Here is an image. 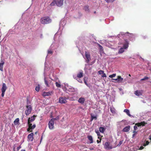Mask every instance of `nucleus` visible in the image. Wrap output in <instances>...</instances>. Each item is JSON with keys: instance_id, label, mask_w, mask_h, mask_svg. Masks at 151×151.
Segmentation results:
<instances>
[{"instance_id": "obj_1", "label": "nucleus", "mask_w": 151, "mask_h": 151, "mask_svg": "<svg viewBox=\"0 0 151 151\" xmlns=\"http://www.w3.org/2000/svg\"><path fill=\"white\" fill-rule=\"evenodd\" d=\"M59 32H58L55 34L54 36V40L55 42H53L51 45L49 49L47 51L48 55H51L53 52V50L56 49L60 45L61 43L62 42V40H60V36L59 35L61 34L59 33Z\"/></svg>"}, {"instance_id": "obj_2", "label": "nucleus", "mask_w": 151, "mask_h": 151, "mask_svg": "<svg viewBox=\"0 0 151 151\" xmlns=\"http://www.w3.org/2000/svg\"><path fill=\"white\" fill-rule=\"evenodd\" d=\"M127 34H128V36H129V38L130 40L133 41L134 40L135 37V35L133 34L129 33L128 32L126 33L121 32L118 35L117 37L119 39H121V37L126 35Z\"/></svg>"}, {"instance_id": "obj_3", "label": "nucleus", "mask_w": 151, "mask_h": 151, "mask_svg": "<svg viewBox=\"0 0 151 151\" xmlns=\"http://www.w3.org/2000/svg\"><path fill=\"white\" fill-rule=\"evenodd\" d=\"M51 19L48 17H45L42 18L40 22L42 24H48L51 22Z\"/></svg>"}, {"instance_id": "obj_4", "label": "nucleus", "mask_w": 151, "mask_h": 151, "mask_svg": "<svg viewBox=\"0 0 151 151\" xmlns=\"http://www.w3.org/2000/svg\"><path fill=\"white\" fill-rule=\"evenodd\" d=\"M49 69L48 68H47L45 66V67L44 68V79L45 83V85L47 87L50 86L49 84L50 80H48L46 77V71L48 70Z\"/></svg>"}, {"instance_id": "obj_5", "label": "nucleus", "mask_w": 151, "mask_h": 151, "mask_svg": "<svg viewBox=\"0 0 151 151\" xmlns=\"http://www.w3.org/2000/svg\"><path fill=\"white\" fill-rule=\"evenodd\" d=\"M83 57L85 60V62L86 63H89L91 60V58L90 52L88 51H85V56H83Z\"/></svg>"}, {"instance_id": "obj_6", "label": "nucleus", "mask_w": 151, "mask_h": 151, "mask_svg": "<svg viewBox=\"0 0 151 151\" xmlns=\"http://www.w3.org/2000/svg\"><path fill=\"white\" fill-rule=\"evenodd\" d=\"M7 89V87L6 84L4 83H3L2 85V87L1 89L2 92L1 96L2 97H4L5 91Z\"/></svg>"}, {"instance_id": "obj_7", "label": "nucleus", "mask_w": 151, "mask_h": 151, "mask_svg": "<svg viewBox=\"0 0 151 151\" xmlns=\"http://www.w3.org/2000/svg\"><path fill=\"white\" fill-rule=\"evenodd\" d=\"M26 110L25 111V114L27 116L28 115L31 113L32 110V107L31 105H27Z\"/></svg>"}, {"instance_id": "obj_8", "label": "nucleus", "mask_w": 151, "mask_h": 151, "mask_svg": "<svg viewBox=\"0 0 151 151\" xmlns=\"http://www.w3.org/2000/svg\"><path fill=\"white\" fill-rule=\"evenodd\" d=\"M65 85L67 86L68 88L67 89L70 92H74L77 91L76 88H74L73 87L70 86H68L67 84H65Z\"/></svg>"}, {"instance_id": "obj_9", "label": "nucleus", "mask_w": 151, "mask_h": 151, "mask_svg": "<svg viewBox=\"0 0 151 151\" xmlns=\"http://www.w3.org/2000/svg\"><path fill=\"white\" fill-rule=\"evenodd\" d=\"M66 99L65 97H60L59 99V102L61 104H65L66 102Z\"/></svg>"}, {"instance_id": "obj_10", "label": "nucleus", "mask_w": 151, "mask_h": 151, "mask_svg": "<svg viewBox=\"0 0 151 151\" xmlns=\"http://www.w3.org/2000/svg\"><path fill=\"white\" fill-rule=\"evenodd\" d=\"M149 143V142L147 141H145L142 144V146H141L139 148V150H142L144 148V147H145L148 145Z\"/></svg>"}, {"instance_id": "obj_11", "label": "nucleus", "mask_w": 151, "mask_h": 151, "mask_svg": "<svg viewBox=\"0 0 151 151\" xmlns=\"http://www.w3.org/2000/svg\"><path fill=\"white\" fill-rule=\"evenodd\" d=\"M83 73L82 71L80 72L77 74L76 76H73V78L75 79H77V78H80L83 77Z\"/></svg>"}, {"instance_id": "obj_12", "label": "nucleus", "mask_w": 151, "mask_h": 151, "mask_svg": "<svg viewBox=\"0 0 151 151\" xmlns=\"http://www.w3.org/2000/svg\"><path fill=\"white\" fill-rule=\"evenodd\" d=\"M54 122L51 119L49 121L48 123L49 127L50 129H52L54 128Z\"/></svg>"}, {"instance_id": "obj_13", "label": "nucleus", "mask_w": 151, "mask_h": 151, "mask_svg": "<svg viewBox=\"0 0 151 151\" xmlns=\"http://www.w3.org/2000/svg\"><path fill=\"white\" fill-rule=\"evenodd\" d=\"M63 0H56V6L61 7L63 4Z\"/></svg>"}, {"instance_id": "obj_14", "label": "nucleus", "mask_w": 151, "mask_h": 151, "mask_svg": "<svg viewBox=\"0 0 151 151\" xmlns=\"http://www.w3.org/2000/svg\"><path fill=\"white\" fill-rule=\"evenodd\" d=\"M4 63V60L1 59L0 62V70L1 71H3V65Z\"/></svg>"}, {"instance_id": "obj_15", "label": "nucleus", "mask_w": 151, "mask_h": 151, "mask_svg": "<svg viewBox=\"0 0 151 151\" xmlns=\"http://www.w3.org/2000/svg\"><path fill=\"white\" fill-rule=\"evenodd\" d=\"M85 101V98L81 97L78 100V102L81 104H83Z\"/></svg>"}, {"instance_id": "obj_16", "label": "nucleus", "mask_w": 151, "mask_h": 151, "mask_svg": "<svg viewBox=\"0 0 151 151\" xmlns=\"http://www.w3.org/2000/svg\"><path fill=\"white\" fill-rule=\"evenodd\" d=\"M29 124V128L27 129V131H29V130L31 129L32 130L34 129L36 127V125L35 124H33L32 126V124L31 123H29L28 124ZM31 132H32V130L31 131Z\"/></svg>"}, {"instance_id": "obj_17", "label": "nucleus", "mask_w": 151, "mask_h": 151, "mask_svg": "<svg viewBox=\"0 0 151 151\" xmlns=\"http://www.w3.org/2000/svg\"><path fill=\"white\" fill-rule=\"evenodd\" d=\"M130 127L129 126H127L124 127L122 130L123 132H127L129 131L130 129Z\"/></svg>"}, {"instance_id": "obj_18", "label": "nucleus", "mask_w": 151, "mask_h": 151, "mask_svg": "<svg viewBox=\"0 0 151 151\" xmlns=\"http://www.w3.org/2000/svg\"><path fill=\"white\" fill-rule=\"evenodd\" d=\"M104 147L106 149H111L112 148L111 146L110 145V144L108 142H106L104 144Z\"/></svg>"}, {"instance_id": "obj_19", "label": "nucleus", "mask_w": 151, "mask_h": 151, "mask_svg": "<svg viewBox=\"0 0 151 151\" xmlns=\"http://www.w3.org/2000/svg\"><path fill=\"white\" fill-rule=\"evenodd\" d=\"M87 138L88 140L90 141V142H87L88 144L92 143L93 142V139L92 136L88 135L87 137Z\"/></svg>"}, {"instance_id": "obj_20", "label": "nucleus", "mask_w": 151, "mask_h": 151, "mask_svg": "<svg viewBox=\"0 0 151 151\" xmlns=\"http://www.w3.org/2000/svg\"><path fill=\"white\" fill-rule=\"evenodd\" d=\"M146 123L144 122H141L140 123H137L135 124V125H137V127H139L141 126H143L145 125Z\"/></svg>"}, {"instance_id": "obj_21", "label": "nucleus", "mask_w": 151, "mask_h": 151, "mask_svg": "<svg viewBox=\"0 0 151 151\" xmlns=\"http://www.w3.org/2000/svg\"><path fill=\"white\" fill-rule=\"evenodd\" d=\"M33 133H31L29 134L27 137L28 139L29 140H30L31 141H33Z\"/></svg>"}, {"instance_id": "obj_22", "label": "nucleus", "mask_w": 151, "mask_h": 151, "mask_svg": "<svg viewBox=\"0 0 151 151\" xmlns=\"http://www.w3.org/2000/svg\"><path fill=\"white\" fill-rule=\"evenodd\" d=\"M87 64H85V67L84 68V69L86 71H87L88 70H90L91 69V68L90 67V64L89 63H86Z\"/></svg>"}, {"instance_id": "obj_23", "label": "nucleus", "mask_w": 151, "mask_h": 151, "mask_svg": "<svg viewBox=\"0 0 151 151\" xmlns=\"http://www.w3.org/2000/svg\"><path fill=\"white\" fill-rule=\"evenodd\" d=\"M55 85L58 88H60L61 87V84L59 82H58V81H59L58 80V79H56L55 80Z\"/></svg>"}, {"instance_id": "obj_24", "label": "nucleus", "mask_w": 151, "mask_h": 151, "mask_svg": "<svg viewBox=\"0 0 151 151\" xmlns=\"http://www.w3.org/2000/svg\"><path fill=\"white\" fill-rule=\"evenodd\" d=\"M125 43L123 45V47L125 49H127L128 47L129 42L127 40H125Z\"/></svg>"}, {"instance_id": "obj_25", "label": "nucleus", "mask_w": 151, "mask_h": 151, "mask_svg": "<svg viewBox=\"0 0 151 151\" xmlns=\"http://www.w3.org/2000/svg\"><path fill=\"white\" fill-rule=\"evenodd\" d=\"M35 118L34 116H32L30 118H29L28 120V124L30 123L31 122H33L35 120Z\"/></svg>"}, {"instance_id": "obj_26", "label": "nucleus", "mask_w": 151, "mask_h": 151, "mask_svg": "<svg viewBox=\"0 0 151 151\" xmlns=\"http://www.w3.org/2000/svg\"><path fill=\"white\" fill-rule=\"evenodd\" d=\"M91 121H92L93 119H95V120H96L97 119V116L96 115H94L93 114H91Z\"/></svg>"}, {"instance_id": "obj_27", "label": "nucleus", "mask_w": 151, "mask_h": 151, "mask_svg": "<svg viewBox=\"0 0 151 151\" xmlns=\"http://www.w3.org/2000/svg\"><path fill=\"white\" fill-rule=\"evenodd\" d=\"M98 45L99 47V50L100 52L103 53V47L100 45L98 43Z\"/></svg>"}, {"instance_id": "obj_28", "label": "nucleus", "mask_w": 151, "mask_h": 151, "mask_svg": "<svg viewBox=\"0 0 151 151\" xmlns=\"http://www.w3.org/2000/svg\"><path fill=\"white\" fill-rule=\"evenodd\" d=\"M134 94L137 96H139L142 95V94L141 92L138 90L134 92Z\"/></svg>"}, {"instance_id": "obj_29", "label": "nucleus", "mask_w": 151, "mask_h": 151, "mask_svg": "<svg viewBox=\"0 0 151 151\" xmlns=\"http://www.w3.org/2000/svg\"><path fill=\"white\" fill-rule=\"evenodd\" d=\"M124 111L129 116H131V115L130 114L129 110L127 109H125L124 110Z\"/></svg>"}, {"instance_id": "obj_30", "label": "nucleus", "mask_w": 151, "mask_h": 151, "mask_svg": "<svg viewBox=\"0 0 151 151\" xmlns=\"http://www.w3.org/2000/svg\"><path fill=\"white\" fill-rule=\"evenodd\" d=\"M14 124L15 125L18 124L19 123V119L18 118H17L15 119L14 122Z\"/></svg>"}, {"instance_id": "obj_31", "label": "nucleus", "mask_w": 151, "mask_h": 151, "mask_svg": "<svg viewBox=\"0 0 151 151\" xmlns=\"http://www.w3.org/2000/svg\"><path fill=\"white\" fill-rule=\"evenodd\" d=\"M124 49H125L123 47L120 48L119 50L118 53L119 54L122 53L124 52Z\"/></svg>"}, {"instance_id": "obj_32", "label": "nucleus", "mask_w": 151, "mask_h": 151, "mask_svg": "<svg viewBox=\"0 0 151 151\" xmlns=\"http://www.w3.org/2000/svg\"><path fill=\"white\" fill-rule=\"evenodd\" d=\"M55 5H56V0H53L50 4V5L51 6H54Z\"/></svg>"}, {"instance_id": "obj_33", "label": "nucleus", "mask_w": 151, "mask_h": 151, "mask_svg": "<svg viewBox=\"0 0 151 151\" xmlns=\"http://www.w3.org/2000/svg\"><path fill=\"white\" fill-rule=\"evenodd\" d=\"M99 130L101 132L103 133L105 130V129L104 127H101L99 128Z\"/></svg>"}, {"instance_id": "obj_34", "label": "nucleus", "mask_w": 151, "mask_h": 151, "mask_svg": "<svg viewBox=\"0 0 151 151\" xmlns=\"http://www.w3.org/2000/svg\"><path fill=\"white\" fill-rule=\"evenodd\" d=\"M84 9L86 12H89L90 11L89 7L87 5L84 6Z\"/></svg>"}, {"instance_id": "obj_35", "label": "nucleus", "mask_w": 151, "mask_h": 151, "mask_svg": "<svg viewBox=\"0 0 151 151\" xmlns=\"http://www.w3.org/2000/svg\"><path fill=\"white\" fill-rule=\"evenodd\" d=\"M117 77L118 78V83H121L123 80V78H121L120 76H118Z\"/></svg>"}, {"instance_id": "obj_36", "label": "nucleus", "mask_w": 151, "mask_h": 151, "mask_svg": "<svg viewBox=\"0 0 151 151\" xmlns=\"http://www.w3.org/2000/svg\"><path fill=\"white\" fill-rule=\"evenodd\" d=\"M50 95V93L49 92H44L43 93V96H48Z\"/></svg>"}, {"instance_id": "obj_37", "label": "nucleus", "mask_w": 151, "mask_h": 151, "mask_svg": "<svg viewBox=\"0 0 151 151\" xmlns=\"http://www.w3.org/2000/svg\"><path fill=\"white\" fill-rule=\"evenodd\" d=\"M40 86L39 84L36 87L35 90L37 92H39L40 91Z\"/></svg>"}, {"instance_id": "obj_38", "label": "nucleus", "mask_w": 151, "mask_h": 151, "mask_svg": "<svg viewBox=\"0 0 151 151\" xmlns=\"http://www.w3.org/2000/svg\"><path fill=\"white\" fill-rule=\"evenodd\" d=\"M110 111L112 113H114L115 112V109L113 108H111V107L110 108Z\"/></svg>"}, {"instance_id": "obj_39", "label": "nucleus", "mask_w": 151, "mask_h": 151, "mask_svg": "<svg viewBox=\"0 0 151 151\" xmlns=\"http://www.w3.org/2000/svg\"><path fill=\"white\" fill-rule=\"evenodd\" d=\"M106 45L107 47L111 48H112L113 47V46L110 44H109V43H106Z\"/></svg>"}, {"instance_id": "obj_40", "label": "nucleus", "mask_w": 151, "mask_h": 151, "mask_svg": "<svg viewBox=\"0 0 151 151\" xmlns=\"http://www.w3.org/2000/svg\"><path fill=\"white\" fill-rule=\"evenodd\" d=\"M59 116H57L55 118H52L51 120L53 121L54 122L55 120H58L59 119Z\"/></svg>"}, {"instance_id": "obj_41", "label": "nucleus", "mask_w": 151, "mask_h": 151, "mask_svg": "<svg viewBox=\"0 0 151 151\" xmlns=\"http://www.w3.org/2000/svg\"><path fill=\"white\" fill-rule=\"evenodd\" d=\"M81 42H79L77 43V42H76V47L78 48L79 50H80V45H79V44H80Z\"/></svg>"}, {"instance_id": "obj_42", "label": "nucleus", "mask_w": 151, "mask_h": 151, "mask_svg": "<svg viewBox=\"0 0 151 151\" xmlns=\"http://www.w3.org/2000/svg\"><path fill=\"white\" fill-rule=\"evenodd\" d=\"M116 76V73H114L112 74V75H110L109 76V77L110 78H112L113 77H115Z\"/></svg>"}, {"instance_id": "obj_43", "label": "nucleus", "mask_w": 151, "mask_h": 151, "mask_svg": "<svg viewBox=\"0 0 151 151\" xmlns=\"http://www.w3.org/2000/svg\"><path fill=\"white\" fill-rule=\"evenodd\" d=\"M98 73L100 75L104 73V71L101 70L98 72Z\"/></svg>"}, {"instance_id": "obj_44", "label": "nucleus", "mask_w": 151, "mask_h": 151, "mask_svg": "<svg viewBox=\"0 0 151 151\" xmlns=\"http://www.w3.org/2000/svg\"><path fill=\"white\" fill-rule=\"evenodd\" d=\"M63 24H64V25H65V21H61L60 22V26H61V25H63Z\"/></svg>"}, {"instance_id": "obj_45", "label": "nucleus", "mask_w": 151, "mask_h": 151, "mask_svg": "<svg viewBox=\"0 0 151 151\" xmlns=\"http://www.w3.org/2000/svg\"><path fill=\"white\" fill-rule=\"evenodd\" d=\"M31 101L28 100V99H27V105H30L29 104H31Z\"/></svg>"}, {"instance_id": "obj_46", "label": "nucleus", "mask_w": 151, "mask_h": 151, "mask_svg": "<svg viewBox=\"0 0 151 151\" xmlns=\"http://www.w3.org/2000/svg\"><path fill=\"white\" fill-rule=\"evenodd\" d=\"M125 125L123 121H122L120 123V125L121 126V127H124Z\"/></svg>"}, {"instance_id": "obj_47", "label": "nucleus", "mask_w": 151, "mask_h": 151, "mask_svg": "<svg viewBox=\"0 0 151 151\" xmlns=\"http://www.w3.org/2000/svg\"><path fill=\"white\" fill-rule=\"evenodd\" d=\"M95 132L97 134V135L98 136H100V133L98 130H96Z\"/></svg>"}, {"instance_id": "obj_48", "label": "nucleus", "mask_w": 151, "mask_h": 151, "mask_svg": "<svg viewBox=\"0 0 151 151\" xmlns=\"http://www.w3.org/2000/svg\"><path fill=\"white\" fill-rule=\"evenodd\" d=\"M149 79V78L148 77H145L144 78L141 79L142 81H143L146 80H147Z\"/></svg>"}, {"instance_id": "obj_49", "label": "nucleus", "mask_w": 151, "mask_h": 151, "mask_svg": "<svg viewBox=\"0 0 151 151\" xmlns=\"http://www.w3.org/2000/svg\"><path fill=\"white\" fill-rule=\"evenodd\" d=\"M80 78H77V81L80 83H82L83 82L80 79Z\"/></svg>"}, {"instance_id": "obj_50", "label": "nucleus", "mask_w": 151, "mask_h": 151, "mask_svg": "<svg viewBox=\"0 0 151 151\" xmlns=\"http://www.w3.org/2000/svg\"><path fill=\"white\" fill-rule=\"evenodd\" d=\"M101 77H106V74L104 73L103 74H102V75L101 76Z\"/></svg>"}, {"instance_id": "obj_51", "label": "nucleus", "mask_w": 151, "mask_h": 151, "mask_svg": "<svg viewBox=\"0 0 151 151\" xmlns=\"http://www.w3.org/2000/svg\"><path fill=\"white\" fill-rule=\"evenodd\" d=\"M137 128V125H135L134 127V130H136Z\"/></svg>"}, {"instance_id": "obj_52", "label": "nucleus", "mask_w": 151, "mask_h": 151, "mask_svg": "<svg viewBox=\"0 0 151 151\" xmlns=\"http://www.w3.org/2000/svg\"><path fill=\"white\" fill-rule=\"evenodd\" d=\"M123 142V141H122V140L120 141V142L119 143V144H118V145L120 146V145H121L122 144Z\"/></svg>"}, {"instance_id": "obj_53", "label": "nucleus", "mask_w": 151, "mask_h": 151, "mask_svg": "<svg viewBox=\"0 0 151 151\" xmlns=\"http://www.w3.org/2000/svg\"><path fill=\"white\" fill-rule=\"evenodd\" d=\"M21 148V145H20L19 146L17 147V150H19Z\"/></svg>"}, {"instance_id": "obj_54", "label": "nucleus", "mask_w": 151, "mask_h": 151, "mask_svg": "<svg viewBox=\"0 0 151 151\" xmlns=\"http://www.w3.org/2000/svg\"><path fill=\"white\" fill-rule=\"evenodd\" d=\"M113 80H114L115 81H116L118 83V78L117 77V78L115 79H112Z\"/></svg>"}, {"instance_id": "obj_55", "label": "nucleus", "mask_w": 151, "mask_h": 151, "mask_svg": "<svg viewBox=\"0 0 151 151\" xmlns=\"http://www.w3.org/2000/svg\"><path fill=\"white\" fill-rule=\"evenodd\" d=\"M137 132L136 131V130H134V131H133V133H134V134H136L137 133Z\"/></svg>"}, {"instance_id": "obj_56", "label": "nucleus", "mask_w": 151, "mask_h": 151, "mask_svg": "<svg viewBox=\"0 0 151 151\" xmlns=\"http://www.w3.org/2000/svg\"><path fill=\"white\" fill-rule=\"evenodd\" d=\"M148 138L149 139H150V140H151V134L149 136V137H148Z\"/></svg>"}, {"instance_id": "obj_57", "label": "nucleus", "mask_w": 151, "mask_h": 151, "mask_svg": "<svg viewBox=\"0 0 151 151\" xmlns=\"http://www.w3.org/2000/svg\"><path fill=\"white\" fill-rule=\"evenodd\" d=\"M89 149L91 150H94V148L93 147H91L90 148H89Z\"/></svg>"}, {"instance_id": "obj_58", "label": "nucleus", "mask_w": 151, "mask_h": 151, "mask_svg": "<svg viewBox=\"0 0 151 151\" xmlns=\"http://www.w3.org/2000/svg\"><path fill=\"white\" fill-rule=\"evenodd\" d=\"M84 83H85V84H87V83L86 81L85 80V78H84Z\"/></svg>"}, {"instance_id": "obj_59", "label": "nucleus", "mask_w": 151, "mask_h": 151, "mask_svg": "<svg viewBox=\"0 0 151 151\" xmlns=\"http://www.w3.org/2000/svg\"><path fill=\"white\" fill-rule=\"evenodd\" d=\"M42 136L41 137V139H40V143L42 141Z\"/></svg>"}, {"instance_id": "obj_60", "label": "nucleus", "mask_w": 151, "mask_h": 151, "mask_svg": "<svg viewBox=\"0 0 151 151\" xmlns=\"http://www.w3.org/2000/svg\"><path fill=\"white\" fill-rule=\"evenodd\" d=\"M97 142L98 143H99L100 142V141H99L98 140H97Z\"/></svg>"}, {"instance_id": "obj_61", "label": "nucleus", "mask_w": 151, "mask_h": 151, "mask_svg": "<svg viewBox=\"0 0 151 151\" xmlns=\"http://www.w3.org/2000/svg\"><path fill=\"white\" fill-rule=\"evenodd\" d=\"M135 134H133V135H132V137H134L135 136Z\"/></svg>"}, {"instance_id": "obj_62", "label": "nucleus", "mask_w": 151, "mask_h": 151, "mask_svg": "<svg viewBox=\"0 0 151 151\" xmlns=\"http://www.w3.org/2000/svg\"><path fill=\"white\" fill-rule=\"evenodd\" d=\"M86 85L87 86H88V87H89V85H88V84H87H87H86Z\"/></svg>"}, {"instance_id": "obj_63", "label": "nucleus", "mask_w": 151, "mask_h": 151, "mask_svg": "<svg viewBox=\"0 0 151 151\" xmlns=\"http://www.w3.org/2000/svg\"><path fill=\"white\" fill-rule=\"evenodd\" d=\"M86 85L87 86H88V87H89V85H88V84H87H87H86Z\"/></svg>"}, {"instance_id": "obj_64", "label": "nucleus", "mask_w": 151, "mask_h": 151, "mask_svg": "<svg viewBox=\"0 0 151 151\" xmlns=\"http://www.w3.org/2000/svg\"><path fill=\"white\" fill-rule=\"evenodd\" d=\"M21 151H25V150H22Z\"/></svg>"}]
</instances>
